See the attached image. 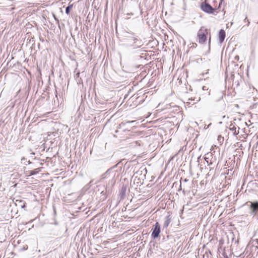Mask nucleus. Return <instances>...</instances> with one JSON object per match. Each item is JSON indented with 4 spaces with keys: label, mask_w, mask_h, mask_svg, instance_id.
<instances>
[{
    "label": "nucleus",
    "mask_w": 258,
    "mask_h": 258,
    "mask_svg": "<svg viewBox=\"0 0 258 258\" xmlns=\"http://www.w3.org/2000/svg\"><path fill=\"white\" fill-rule=\"evenodd\" d=\"M122 42V46L127 47H133L134 49L140 48L143 45L142 40L135 33L127 32L125 33Z\"/></svg>",
    "instance_id": "obj_1"
},
{
    "label": "nucleus",
    "mask_w": 258,
    "mask_h": 258,
    "mask_svg": "<svg viewBox=\"0 0 258 258\" xmlns=\"http://www.w3.org/2000/svg\"><path fill=\"white\" fill-rule=\"evenodd\" d=\"M116 173V171L113 170V168H110L101 176V178L100 179V181L104 179H109L108 183L106 185V190L108 186H109L110 184L111 185H113L115 183L116 180L115 179V177Z\"/></svg>",
    "instance_id": "obj_2"
},
{
    "label": "nucleus",
    "mask_w": 258,
    "mask_h": 258,
    "mask_svg": "<svg viewBox=\"0 0 258 258\" xmlns=\"http://www.w3.org/2000/svg\"><path fill=\"white\" fill-rule=\"evenodd\" d=\"M246 204L250 209L249 214L253 216L258 215V201L247 202Z\"/></svg>",
    "instance_id": "obj_3"
},
{
    "label": "nucleus",
    "mask_w": 258,
    "mask_h": 258,
    "mask_svg": "<svg viewBox=\"0 0 258 258\" xmlns=\"http://www.w3.org/2000/svg\"><path fill=\"white\" fill-rule=\"evenodd\" d=\"M208 35V29L204 27H201V29L198 31L197 36L199 39V42L200 43H204L206 39L207 36Z\"/></svg>",
    "instance_id": "obj_4"
},
{
    "label": "nucleus",
    "mask_w": 258,
    "mask_h": 258,
    "mask_svg": "<svg viewBox=\"0 0 258 258\" xmlns=\"http://www.w3.org/2000/svg\"><path fill=\"white\" fill-rule=\"evenodd\" d=\"M213 6H212L209 2H206L202 3L201 5V9L205 12L208 14H213L215 11Z\"/></svg>",
    "instance_id": "obj_5"
},
{
    "label": "nucleus",
    "mask_w": 258,
    "mask_h": 258,
    "mask_svg": "<svg viewBox=\"0 0 258 258\" xmlns=\"http://www.w3.org/2000/svg\"><path fill=\"white\" fill-rule=\"evenodd\" d=\"M152 232L151 234V236L153 238L156 239L158 238L159 236L160 233L161 232V227L160 225L158 222H156L154 225L153 228L152 229Z\"/></svg>",
    "instance_id": "obj_6"
},
{
    "label": "nucleus",
    "mask_w": 258,
    "mask_h": 258,
    "mask_svg": "<svg viewBox=\"0 0 258 258\" xmlns=\"http://www.w3.org/2000/svg\"><path fill=\"white\" fill-rule=\"evenodd\" d=\"M222 1V0H209V3L214 7L215 10L220 8Z\"/></svg>",
    "instance_id": "obj_7"
},
{
    "label": "nucleus",
    "mask_w": 258,
    "mask_h": 258,
    "mask_svg": "<svg viewBox=\"0 0 258 258\" xmlns=\"http://www.w3.org/2000/svg\"><path fill=\"white\" fill-rule=\"evenodd\" d=\"M225 38V32L224 30L221 29L219 32V39L220 43H222Z\"/></svg>",
    "instance_id": "obj_8"
},
{
    "label": "nucleus",
    "mask_w": 258,
    "mask_h": 258,
    "mask_svg": "<svg viewBox=\"0 0 258 258\" xmlns=\"http://www.w3.org/2000/svg\"><path fill=\"white\" fill-rule=\"evenodd\" d=\"M229 130L231 131L233 133V135L236 136L239 134V130L240 128L238 127V131H236V127L233 123H231L229 125Z\"/></svg>",
    "instance_id": "obj_9"
},
{
    "label": "nucleus",
    "mask_w": 258,
    "mask_h": 258,
    "mask_svg": "<svg viewBox=\"0 0 258 258\" xmlns=\"http://www.w3.org/2000/svg\"><path fill=\"white\" fill-rule=\"evenodd\" d=\"M171 222V217L170 215L166 216L165 221L163 224V228H166L169 225Z\"/></svg>",
    "instance_id": "obj_10"
},
{
    "label": "nucleus",
    "mask_w": 258,
    "mask_h": 258,
    "mask_svg": "<svg viewBox=\"0 0 258 258\" xmlns=\"http://www.w3.org/2000/svg\"><path fill=\"white\" fill-rule=\"evenodd\" d=\"M15 204L16 206H19L21 207L22 208H24L26 207L25 203L23 200H17L16 201Z\"/></svg>",
    "instance_id": "obj_11"
},
{
    "label": "nucleus",
    "mask_w": 258,
    "mask_h": 258,
    "mask_svg": "<svg viewBox=\"0 0 258 258\" xmlns=\"http://www.w3.org/2000/svg\"><path fill=\"white\" fill-rule=\"evenodd\" d=\"M40 171V168H36L33 170L30 171V174L31 175H35L37 173H38Z\"/></svg>",
    "instance_id": "obj_12"
},
{
    "label": "nucleus",
    "mask_w": 258,
    "mask_h": 258,
    "mask_svg": "<svg viewBox=\"0 0 258 258\" xmlns=\"http://www.w3.org/2000/svg\"><path fill=\"white\" fill-rule=\"evenodd\" d=\"M73 8V5H69L66 8V13L67 14H69L70 12V10Z\"/></svg>",
    "instance_id": "obj_13"
},
{
    "label": "nucleus",
    "mask_w": 258,
    "mask_h": 258,
    "mask_svg": "<svg viewBox=\"0 0 258 258\" xmlns=\"http://www.w3.org/2000/svg\"><path fill=\"white\" fill-rule=\"evenodd\" d=\"M93 180H91L87 184H86L85 186H84V188L86 189V190H87L92 185V183L93 182Z\"/></svg>",
    "instance_id": "obj_14"
},
{
    "label": "nucleus",
    "mask_w": 258,
    "mask_h": 258,
    "mask_svg": "<svg viewBox=\"0 0 258 258\" xmlns=\"http://www.w3.org/2000/svg\"><path fill=\"white\" fill-rule=\"evenodd\" d=\"M125 189H122V190L121 191V193H120L121 197H122L125 195Z\"/></svg>",
    "instance_id": "obj_15"
},
{
    "label": "nucleus",
    "mask_w": 258,
    "mask_h": 258,
    "mask_svg": "<svg viewBox=\"0 0 258 258\" xmlns=\"http://www.w3.org/2000/svg\"><path fill=\"white\" fill-rule=\"evenodd\" d=\"M136 144L137 146H141V141H136Z\"/></svg>",
    "instance_id": "obj_16"
},
{
    "label": "nucleus",
    "mask_w": 258,
    "mask_h": 258,
    "mask_svg": "<svg viewBox=\"0 0 258 258\" xmlns=\"http://www.w3.org/2000/svg\"><path fill=\"white\" fill-rule=\"evenodd\" d=\"M244 21L245 22H247V26H248V25H249V23H250V22H249V21H248V20H247V17H246V18H245V19H244Z\"/></svg>",
    "instance_id": "obj_17"
},
{
    "label": "nucleus",
    "mask_w": 258,
    "mask_h": 258,
    "mask_svg": "<svg viewBox=\"0 0 258 258\" xmlns=\"http://www.w3.org/2000/svg\"><path fill=\"white\" fill-rule=\"evenodd\" d=\"M28 249V246L27 245H26L25 246H24L22 248V249L23 250H26Z\"/></svg>",
    "instance_id": "obj_18"
},
{
    "label": "nucleus",
    "mask_w": 258,
    "mask_h": 258,
    "mask_svg": "<svg viewBox=\"0 0 258 258\" xmlns=\"http://www.w3.org/2000/svg\"><path fill=\"white\" fill-rule=\"evenodd\" d=\"M105 192L104 190H101L100 191V194H102V195H105Z\"/></svg>",
    "instance_id": "obj_19"
},
{
    "label": "nucleus",
    "mask_w": 258,
    "mask_h": 258,
    "mask_svg": "<svg viewBox=\"0 0 258 258\" xmlns=\"http://www.w3.org/2000/svg\"><path fill=\"white\" fill-rule=\"evenodd\" d=\"M134 121H127V122H126V123H130L134 122Z\"/></svg>",
    "instance_id": "obj_20"
},
{
    "label": "nucleus",
    "mask_w": 258,
    "mask_h": 258,
    "mask_svg": "<svg viewBox=\"0 0 258 258\" xmlns=\"http://www.w3.org/2000/svg\"><path fill=\"white\" fill-rule=\"evenodd\" d=\"M188 181V179H186V178H185V179H184V182H187Z\"/></svg>",
    "instance_id": "obj_21"
},
{
    "label": "nucleus",
    "mask_w": 258,
    "mask_h": 258,
    "mask_svg": "<svg viewBox=\"0 0 258 258\" xmlns=\"http://www.w3.org/2000/svg\"><path fill=\"white\" fill-rule=\"evenodd\" d=\"M223 98V95L221 94L220 97V99H222Z\"/></svg>",
    "instance_id": "obj_22"
},
{
    "label": "nucleus",
    "mask_w": 258,
    "mask_h": 258,
    "mask_svg": "<svg viewBox=\"0 0 258 258\" xmlns=\"http://www.w3.org/2000/svg\"><path fill=\"white\" fill-rule=\"evenodd\" d=\"M79 75H80V73H77L76 76L77 77H79Z\"/></svg>",
    "instance_id": "obj_23"
},
{
    "label": "nucleus",
    "mask_w": 258,
    "mask_h": 258,
    "mask_svg": "<svg viewBox=\"0 0 258 258\" xmlns=\"http://www.w3.org/2000/svg\"><path fill=\"white\" fill-rule=\"evenodd\" d=\"M25 159V158L24 157H23L21 158V160H24Z\"/></svg>",
    "instance_id": "obj_24"
},
{
    "label": "nucleus",
    "mask_w": 258,
    "mask_h": 258,
    "mask_svg": "<svg viewBox=\"0 0 258 258\" xmlns=\"http://www.w3.org/2000/svg\"><path fill=\"white\" fill-rule=\"evenodd\" d=\"M189 100H195V98L192 99V98H191L190 99H189Z\"/></svg>",
    "instance_id": "obj_25"
},
{
    "label": "nucleus",
    "mask_w": 258,
    "mask_h": 258,
    "mask_svg": "<svg viewBox=\"0 0 258 258\" xmlns=\"http://www.w3.org/2000/svg\"><path fill=\"white\" fill-rule=\"evenodd\" d=\"M101 190V189H99V188L98 189V191H100Z\"/></svg>",
    "instance_id": "obj_26"
},
{
    "label": "nucleus",
    "mask_w": 258,
    "mask_h": 258,
    "mask_svg": "<svg viewBox=\"0 0 258 258\" xmlns=\"http://www.w3.org/2000/svg\"><path fill=\"white\" fill-rule=\"evenodd\" d=\"M205 89H205V86H204V87H203V90H205Z\"/></svg>",
    "instance_id": "obj_27"
},
{
    "label": "nucleus",
    "mask_w": 258,
    "mask_h": 258,
    "mask_svg": "<svg viewBox=\"0 0 258 258\" xmlns=\"http://www.w3.org/2000/svg\"><path fill=\"white\" fill-rule=\"evenodd\" d=\"M28 162L29 164L31 163V162L30 161H28Z\"/></svg>",
    "instance_id": "obj_28"
},
{
    "label": "nucleus",
    "mask_w": 258,
    "mask_h": 258,
    "mask_svg": "<svg viewBox=\"0 0 258 258\" xmlns=\"http://www.w3.org/2000/svg\"><path fill=\"white\" fill-rule=\"evenodd\" d=\"M54 212L55 214H56V211H55V209L54 208Z\"/></svg>",
    "instance_id": "obj_29"
},
{
    "label": "nucleus",
    "mask_w": 258,
    "mask_h": 258,
    "mask_svg": "<svg viewBox=\"0 0 258 258\" xmlns=\"http://www.w3.org/2000/svg\"><path fill=\"white\" fill-rule=\"evenodd\" d=\"M121 124H124L123 122H121L119 125H121Z\"/></svg>",
    "instance_id": "obj_30"
},
{
    "label": "nucleus",
    "mask_w": 258,
    "mask_h": 258,
    "mask_svg": "<svg viewBox=\"0 0 258 258\" xmlns=\"http://www.w3.org/2000/svg\"><path fill=\"white\" fill-rule=\"evenodd\" d=\"M210 40H211V37H210V38H209V42H210Z\"/></svg>",
    "instance_id": "obj_31"
},
{
    "label": "nucleus",
    "mask_w": 258,
    "mask_h": 258,
    "mask_svg": "<svg viewBox=\"0 0 258 258\" xmlns=\"http://www.w3.org/2000/svg\"><path fill=\"white\" fill-rule=\"evenodd\" d=\"M139 57L140 58H142V56H140V55H139Z\"/></svg>",
    "instance_id": "obj_32"
}]
</instances>
